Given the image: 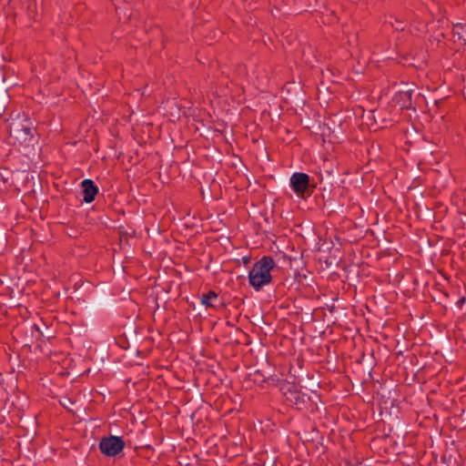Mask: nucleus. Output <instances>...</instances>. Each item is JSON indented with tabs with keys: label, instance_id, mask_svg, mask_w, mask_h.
<instances>
[{
	"label": "nucleus",
	"instance_id": "obj_1",
	"mask_svg": "<svg viewBox=\"0 0 466 466\" xmlns=\"http://www.w3.org/2000/svg\"><path fill=\"white\" fill-rule=\"evenodd\" d=\"M276 263L269 256H264L256 263L248 272L249 285L257 291L268 285L272 281L271 270Z\"/></svg>",
	"mask_w": 466,
	"mask_h": 466
},
{
	"label": "nucleus",
	"instance_id": "obj_2",
	"mask_svg": "<svg viewBox=\"0 0 466 466\" xmlns=\"http://www.w3.org/2000/svg\"><path fill=\"white\" fill-rule=\"evenodd\" d=\"M10 137L18 144L29 142L33 137V127L31 122L25 119H14L9 126Z\"/></svg>",
	"mask_w": 466,
	"mask_h": 466
},
{
	"label": "nucleus",
	"instance_id": "obj_3",
	"mask_svg": "<svg viewBox=\"0 0 466 466\" xmlns=\"http://www.w3.org/2000/svg\"><path fill=\"white\" fill-rule=\"evenodd\" d=\"M125 448V441L122 437L109 436L100 440V451L107 457H115L119 454Z\"/></svg>",
	"mask_w": 466,
	"mask_h": 466
},
{
	"label": "nucleus",
	"instance_id": "obj_4",
	"mask_svg": "<svg viewBox=\"0 0 466 466\" xmlns=\"http://www.w3.org/2000/svg\"><path fill=\"white\" fill-rule=\"evenodd\" d=\"M280 391L286 398V400L290 404L297 406L298 409H301V406L305 403L307 395L300 392L292 383H281Z\"/></svg>",
	"mask_w": 466,
	"mask_h": 466
},
{
	"label": "nucleus",
	"instance_id": "obj_5",
	"mask_svg": "<svg viewBox=\"0 0 466 466\" xmlns=\"http://www.w3.org/2000/svg\"><path fill=\"white\" fill-rule=\"evenodd\" d=\"M309 182V176L303 172H295L289 178L290 187L294 193L300 198H303L305 193L308 191Z\"/></svg>",
	"mask_w": 466,
	"mask_h": 466
},
{
	"label": "nucleus",
	"instance_id": "obj_6",
	"mask_svg": "<svg viewBox=\"0 0 466 466\" xmlns=\"http://www.w3.org/2000/svg\"><path fill=\"white\" fill-rule=\"evenodd\" d=\"M82 191H83V201L86 203H91L94 201L98 188L95 185L94 181L86 178L81 182Z\"/></svg>",
	"mask_w": 466,
	"mask_h": 466
},
{
	"label": "nucleus",
	"instance_id": "obj_7",
	"mask_svg": "<svg viewBox=\"0 0 466 466\" xmlns=\"http://www.w3.org/2000/svg\"><path fill=\"white\" fill-rule=\"evenodd\" d=\"M412 90H399L395 93L392 101L399 106L400 109L410 108L411 106Z\"/></svg>",
	"mask_w": 466,
	"mask_h": 466
},
{
	"label": "nucleus",
	"instance_id": "obj_8",
	"mask_svg": "<svg viewBox=\"0 0 466 466\" xmlns=\"http://www.w3.org/2000/svg\"><path fill=\"white\" fill-rule=\"evenodd\" d=\"M218 299V294L210 290L201 295V303L206 307H215L213 301Z\"/></svg>",
	"mask_w": 466,
	"mask_h": 466
},
{
	"label": "nucleus",
	"instance_id": "obj_9",
	"mask_svg": "<svg viewBox=\"0 0 466 466\" xmlns=\"http://www.w3.org/2000/svg\"><path fill=\"white\" fill-rule=\"evenodd\" d=\"M453 34L458 36L459 40H461L466 44V23H458L453 26Z\"/></svg>",
	"mask_w": 466,
	"mask_h": 466
},
{
	"label": "nucleus",
	"instance_id": "obj_10",
	"mask_svg": "<svg viewBox=\"0 0 466 466\" xmlns=\"http://www.w3.org/2000/svg\"><path fill=\"white\" fill-rule=\"evenodd\" d=\"M391 26L396 31H403L405 29L404 22L395 19L394 22L391 23Z\"/></svg>",
	"mask_w": 466,
	"mask_h": 466
},
{
	"label": "nucleus",
	"instance_id": "obj_11",
	"mask_svg": "<svg viewBox=\"0 0 466 466\" xmlns=\"http://www.w3.org/2000/svg\"><path fill=\"white\" fill-rule=\"evenodd\" d=\"M116 11L119 16L120 19L127 20L131 17V14L127 15L124 12V8L118 5H116Z\"/></svg>",
	"mask_w": 466,
	"mask_h": 466
}]
</instances>
